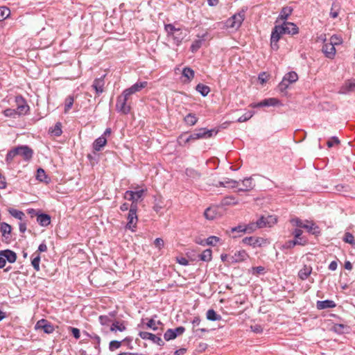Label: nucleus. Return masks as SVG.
Returning a JSON list of instances; mask_svg holds the SVG:
<instances>
[{"instance_id":"nucleus-41","label":"nucleus","mask_w":355,"mask_h":355,"mask_svg":"<svg viewBox=\"0 0 355 355\" xmlns=\"http://www.w3.org/2000/svg\"><path fill=\"white\" fill-rule=\"evenodd\" d=\"M343 241L347 243L355 245V239L354 236L349 232H346L345 234Z\"/></svg>"},{"instance_id":"nucleus-14","label":"nucleus","mask_w":355,"mask_h":355,"mask_svg":"<svg viewBox=\"0 0 355 355\" xmlns=\"http://www.w3.org/2000/svg\"><path fill=\"white\" fill-rule=\"evenodd\" d=\"M355 89V80H347L342 85L339 90V93L346 94L349 92H353Z\"/></svg>"},{"instance_id":"nucleus-11","label":"nucleus","mask_w":355,"mask_h":355,"mask_svg":"<svg viewBox=\"0 0 355 355\" xmlns=\"http://www.w3.org/2000/svg\"><path fill=\"white\" fill-rule=\"evenodd\" d=\"M249 257L248 254L246 252L245 250H239L236 252L230 258V262L233 263H238L241 262L245 260H246Z\"/></svg>"},{"instance_id":"nucleus-55","label":"nucleus","mask_w":355,"mask_h":355,"mask_svg":"<svg viewBox=\"0 0 355 355\" xmlns=\"http://www.w3.org/2000/svg\"><path fill=\"white\" fill-rule=\"evenodd\" d=\"M267 218H266L265 216L260 217L256 222V224L257 225L259 228H263L265 227H267Z\"/></svg>"},{"instance_id":"nucleus-40","label":"nucleus","mask_w":355,"mask_h":355,"mask_svg":"<svg viewBox=\"0 0 355 355\" xmlns=\"http://www.w3.org/2000/svg\"><path fill=\"white\" fill-rule=\"evenodd\" d=\"M254 114V112H253V111H248L243 115L240 116L238 119L237 121L239 122V123L245 122V121H248L250 119H251L253 116Z\"/></svg>"},{"instance_id":"nucleus-34","label":"nucleus","mask_w":355,"mask_h":355,"mask_svg":"<svg viewBox=\"0 0 355 355\" xmlns=\"http://www.w3.org/2000/svg\"><path fill=\"white\" fill-rule=\"evenodd\" d=\"M182 76L191 81L194 77V71L189 67H185L182 70Z\"/></svg>"},{"instance_id":"nucleus-61","label":"nucleus","mask_w":355,"mask_h":355,"mask_svg":"<svg viewBox=\"0 0 355 355\" xmlns=\"http://www.w3.org/2000/svg\"><path fill=\"white\" fill-rule=\"evenodd\" d=\"M173 37L174 40H175L176 44H178L183 40L184 36L182 35V32L181 31V33H175L173 35Z\"/></svg>"},{"instance_id":"nucleus-10","label":"nucleus","mask_w":355,"mask_h":355,"mask_svg":"<svg viewBox=\"0 0 355 355\" xmlns=\"http://www.w3.org/2000/svg\"><path fill=\"white\" fill-rule=\"evenodd\" d=\"M35 329H42L46 334H51L54 331L53 326L51 324V322H48L46 320L42 319L37 321L35 324Z\"/></svg>"},{"instance_id":"nucleus-44","label":"nucleus","mask_w":355,"mask_h":355,"mask_svg":"<svg viewBox=\"0 0 355 355\" xmlns=\"http://www.w3.org/2000/svg\"><path fill=\"white\" fill-rule=\"evenodd\" d=\"M148 85V83L146 81L143 82H137L134 84L132 86L134 90L136 92L141 91L142 89L145 88Z\"/></svg>"},{"instance_id":"nucleus-15","label":"nucleus","mask_w":355,"mask_h":355,"mask_svg":"<svg viewBox=\"0 0 355 355\" xmlns=\"http://www.w3.org/2000/svg\"><path fill=\"white\" fill-rule=\"evenodd\" d=\"M196 137L200 139H208L213 136L214 133L216 135L217 131L214 130H208L207 128H200L196 130Z\"/></svg>"},{"instance_id":"nucleus-20","label":"nucleus","mask_w":355,"mask_h":355,"mask_svg":"<svg viewBox=\"0 0 355 355\" xmlns=\"http://www.w3.org/2000/svg\"><path fill=\"white\" fill-rule=\"evenodd\" d=\"M107 139L104 136L98 137L93 143V149L95 151H101L102 148L106 145Z\"/></svg>"},{"instance_id":"nucleus-23","label":"nucleus","mask_w":355,"mask_h":355,"mask_svg":"<svg viewBox=\"0 0 355 355\" xmlns=\"http://www.w3.org/2000/svg\"><path fill=\"white\" fill-rule=\"evenodd\" d=\"M37 221L41 226L46 227L51 223V217L46 214H40L37 215Z\"/></svg>"},{"instance_id":"nucleus-3","label":"nucleus","mask_w":355,"mask_h":355,"mask_svg":"<svg viewBox=\"0 0 355 355\" xmlns=\"http://www.w3.org/2000/svg\"><path fill=\"white\" fill-rule=\"evenodd\" d=\"M137 211V205L136 204H131L129 213L127 216L128 223L125 227L133 232L136 231L137 223L138 221Z\"/></svg>"},{"instance_id":"nucleus-35","label":"nucleus","mask_w":355,"mask_h":355,"mask_svg":"<svg viewBox=\"0 0 355 355\" xmlns=\"http://www.w3.org/2000/svg\"><path fill=\"white\" fill-rule=\"evenodd\" d=\"M9 213L11 216L13 217L19 219L20 220H23L25 218V214L23 211L15 209H9Z\"/></svg>"},{"instance_id":"nucleus-21","label":"nucleus","mask_w":355,"mask_h":355,"mask_svg":"<svg viewBox=\"0 0 355 355\" xmlns=\"http://www.w3.org/2000/svg\"><path fill=\"white\" fill-rule=\"evenodd\" d=\"M218 184L224 187L237 188L240 182L230 178H224L223 181L218 182Z\"/></svg>"},{"instance_id":"nucleus-48","label":"nucleus","mask_w":355,"mask_h":355,"mask_svg":"<svg viewBox=\"0 0 355 355\" xmlns=\"http://www.w3.org/2000/svg\"><path fill=\"white\" fill-rule=\"evenodd\" d=\"M257 229H259L256 223H251L245 226V232L247 233H252L254 232Z\"/></svg>"},{"instance_id":"nucleus-33","label":"nucleus","mask_w":355,"mask_h":355,"mask_svg":"<svg viewBox=\"0 0 355 355\" xmlns=\"http://www.w3.org/2000/svg\"><path fill=\"white\" fill-rule=\"evenodd\" d=\"M165 31L168 33L170 35H173L175 33H181V29L175 28L173 24H166L164 26Z\"/></svg>"},{"instance_id":"nucleus-53","label":"nucleus","mask_w":355,"mask_h":355,"mask_svg":"<svg viewBox=\"0 0 355 355\" xmlns=\"http://www.w3.org/2000/svg\"><path fill=\"white\" fill-rule=\"evenodd\" d=\"M61 123H57L55 125V127L53 128V129L51 130V132L55 135V136H60L62 135V129H61Z\"/></svg>"},{"instance_id":"nucleus-16","label":"nucleus","mask_w":355,"mask_h":355,"mask_svg":"<svg viewBox=\"0 0 355 355\" xmlns=\"http://www.w3.org/2000/svg\"><path fill=\"white\" fill-rule=\"evenodd\" d=\"M288 73L286 74L283 78L282 82L277 86V92L280 93L282 96H287L288 94V78L287 76Z\"/></svg>"},{"instance_id":"nucleus-62","label":"nucleus","mask_w":355,"mask_h":355,"mask_svg":"<svg viewBox=\"0 0 355 355\" xmlns=\"http://www.w3.org/2000/svg\"><path fill=\"white\" fill-rule=\"evenodd\" d=\"M69 329L71 330L73 337L76 338V339H78L80 338V330L78 329V328H76V327H69Z\"/></svg>"},{"instance_id":"nucleus-57","label":"nucleus","mask_w":355,"mask_h":355,"mask_svg":"<svg viewBox=\"0 0 355 355\" xmlns=\"http://www.w3.org/2000/svg\"><path fill=\"white\" fill-rule=\"evenodd\" d=\"M290 222L292 223L294 225L302 228H304L306 224V221L304 223L299 218H293L290 220Z\"/></svg>"},{"instance_id":"nucleus-26","label":"nucleus","mask_w":355,"mask_h":355,"mask_svg":"<svg viewBox=\"0 0 355 355\" xmlns=\"http://www.w3.org/2000/svg\"><path fill=\"white\" fill-rule=\"evenodd\" d=\"M316 306L318 309H324L328 308H334L336 306V304L332 300H324V301H318Z\"/></svg>"},{"instance_id":"nucleus-58","label":"nucleus","mask_w":355,"mask_h":355,"mask_svg":"<svg viewBox=\"0 0 355 355\" xmlns=\"http://www.w3.org/2000/svg\"><path fill=\"white\" fill-rule=\"evenodd\" d=\"M15 101L17 104V107L19 105H28L26 100L21 96H17L15 97Z\"/></svg>"},{"instance_id":"nucleus-59","label":"nucleus","mask_w":355,"mask_h":355,"mask_svg":"<svg viewBox=\"0 0 355 355\" xmlns=\"http://www.w3.org/2000/svg\"><path fill=\"white\" fill-rule=\"evenodd\" d=\"M99 322L102 325L108 324V323L111 321L110 318L107 315H101L99 316Z\"/></svg>"},{"instance_id":"nucleus-36","label":"nucleus","mask_w":355,"mask_h":355,"mask_svg":"<svg viewBox=\"0 0 355 355\" xmlns=\"http://www.w3.org/2000/svg\"><path fill=\"white\" fill-rule=\"evenodd\" d=\"M205 35L202 36V37H204ZM205 41V39L204 38H201V39H198V40H195L191 46V50L192 52H196L197 51L202 45V43L204 42Z\"/></svg>"},{"instance_id":"nucleus-47","label":"nucleus","mask_w":355,"mask_h":355,"mask_svg":"<svg viewBox=\"0 0 355 355\" xmlns=\"http://www.w3.org/2000/svg\"><path fill=\"white\" fill-rule=\"evenodd\" d=\"M3 114H4L5 116H6V117H11V118H15L16 116H18V114H17V113L16 112V110L15 109H10V108L6 109L3 112Z\"/></svg>"},{"instance_id":"nucleus-12","label":"nucleus","mask_w":355,"mask_h":355,"mask_svg":"<svg viewBox=\"0 0 355 355\" xmlns=\"http://www.w3.org/2000/svg\"><path fill=\"white\" fill-rule=\"evenodd\" d=\"M322 51L325 55V56L330 59H333L335 57L336 52L335 46H334L332 44H329L327 41H324Z\"/></svg>"},{"instance_id":"nucleus-54","label":"nucleus","mask_w":355,"mask_h":355,"mask_svg":"<svg viewBox=\"0 0 355 355\" xmlns=\"http://www.w3.org/2000/svg\"><path fill=\"white\" fill-rule=\"evenodd\" d=\"M329 44H332L334 46L336 45L340 44L342 43V39L338 37L337 35H332L330 37L329 41H327Z\"/></svg>"},{"instance_id":"nucleus-46","label":"nucleus","mask_w":355,"mask_h":355,"mask_svg":"<svg viewBox=\"0 0 355 355\" xmlns=\"http://www.w3.org/2000/svg\"><path fill=\"white\" fill-rule=\"evenodd\" d=\"M40 254H37L35 257L33 258L32 261H31V264H32L33 268L36 271H39L40 269Z\"/></svg>"},{"instance_id":"nucleus-43","label":"nucleus","mask_w":355,"mask_h":355,"mask_svg":"<svg viewBox=\"0 0 355 355\" xmlns=\"http://www.w3.org/2000/svg\"><path fill=\"white\" fill-rule=\"evenodd\" d=\"M164 338L166 341L175 339L176 338L173 329H168L164 335Z\"/></svg>"},{"instance_id":"nucleus-29","label":"nucleus","mask_w":355,"mask_h":355,"mask_svg":"<svg viewBox=\"0 0 355 355\" xmlns=\"http://www.w3.org/2000/svg\"><path fill=\"white\" fill-rule=\"evenodd\" d=\"M207 319L211 321H218L221 316L216 313L214 309H209L206 313Z\"/></svg>"},{"instance_id":"nucleus-56","label":"nucleus","mask_w":355,"mask_h":355,"mask_svg":"<svg viewBox=\"0 0 355 355\" xmlns=\"http://www.w3.org/2000/svg\"><path fill=\"white\" fill-rule=\"evenodd\" d=\"M193 333L195 336H198L199 338L202 337L201 333L208 332L209 330L206 328H198V329H192Z\"/></svg>"},{"instance_id":"nucleus-25","label":"nucleus","mask_w":355,"mask_h":355,"mask_svg":"<svg viewBox=\"0 0 355 355\" xmlns=\"http://www.w3.org/2000/svg\"><path fill=\"white\" fill-rule=\"evenodd\" d=\"M312 267L311 266L304 265L303 268L299 271L298 276L302 280L306 279L310 275Z\"/></svg>"},{"instance_id":"nucleus-50","label":"nucleus","mask_w":355,"mask_h":355,"mask_svg":"<svg viewBox=\"0 0 355 355\" xmlns=\"http://www.w3.org/2000/svg\"><path fill=\"white\" fill-rule=\"evenodd\" d=\"M73 97L71 96H69L65 101V109L64 112H68L72 107L73 103Z\"/></svg>"},{"instance_id":"nucleus-31","label":"nucleus","mask_w":355,"mask_h":355,"mask_svg":"<svg viewBox=\"0 0 355 355\" xmlns=\"http://www.w3.org/2000/svg\"><path fill=\"white\" fill-rule=\"evenodd\" d=\"M0 230L1 232L2 236L8 238L6 235H9L10 234L12 227L9 224L6 223H1L0 226Z\"/></svg>"},{"instance_id":"nucleus-64","label":"nucleus","mask_w":355,"mask_h":355,"mask_svg":"<svg viewBox=\"0 0 355 355\" xmlns=\"http://www.w3.org/2000/svg\"><path fill=\"white\" fill-rule=\"evenodd\" d=\"M340 141L337 137H332L330 140H329L327 143L329 148L334 146V144H338Z\"/></svg>"},{"instance_id":"nucleus-37","label":"nucleus","mask_w":355,"mask_h":355,"mask_svg":"<svg viewBox=\"0 0 355 355\" xmlns=\"http://www.w3.org/2000/svg\"><path fill=\"white\" fill-rule=\"evenodd\" d=\"M10 15V10L8 8L2 6L0 7V21L7 19Z\"/></svg>"},{"instance_id":"nucleus-51","label":"nucleus","mask_w":355,"mask_h":355,"mask_svg":"<svg viewBox=\"0 0 355 355\" xmlns=\"http://www.w3.org/2000/svg\"><path fill=\"white\" fill-rule=\"evenodd\" d=\"M266 268L263 266H257L252 268V273L254 275L258 276L261 274H263L265 272Z\"/></svg>"},{"instance_id":"nucleus-49","label":"nucleus","mask_w":355,"mask_h":355,"mask_svg":"<svg viewBox=\"0 0 355 355\" xmlns=\"http://www.w3.org/2000/svg\"><path fill=\"white\" fill-rule=\"evenodd\" d=\"M121 346V342L118 340H112L109 344V349L113 352Z\"/></svg>"},{"instance_id":"nucleus-32","label":"nucleus","mask_w":355,"mask_h":355,"mask_svg":"<svg viewBox=\"0 0 355 355\" xmlns=\"http://www.w3.org/2000/svg\"><path fill=\"white\" fill-rule=\"evenodd\" d=\"M307 239L303 236L295 237V239L292 241H290V248L291 246H295L297 245H305L307 243Z\"/></svg>"},{"instance_id":"nucleus-27","label":"nucleus","mask_w":355,"mask_h":355,"mask_svg":"<svg viewBox=\"0 0 355 355\" xmlns=\"http://www.w3.org/2000/svg\"><path fill=\"white\" fill-rule=\"evenodd\" d=\"M196 89L198 92H199L202 96H206L210 92V88L202 83H199L196 85Z\"/></svg>"},{"instance_id":"nucleus-60","label":"nucleus","mask_w":355,"mask_h":355,"mask_svg":"<svg viewBox=\"0 0 355 355\" xmlns=\"http://www.w3.org/2000/svg\"><path fill=\"white\" fill-rule=\"evenodd\" d=\"M135 93H136V92L134 90L132 86H131L130 87L125 89L123 92L122 94L124 95L128 98H129L130 96H131L132 94H133Z\"/></svg>"},{"instance_id":"nucleus-18","label":"nucleus","mask_w":355,"mask_h":355,"mask_svg":"<svg viewBox=\"0 0 355 355\" xmlns=\"http://www.w3.org/2000/svg\"><path fill=\"white\" fill-rule=\"evenodd\" d=\"M255 184L252 178H247L242 180V187L239 188V191H249L254 189Z\"/></svg>"},{"instance_id":"nucleus-63","label":"nucleus","mask_w":355,"mask_h":355,"mask_svg":"<svg viewBox=\"0 0 355 355\" xmlns=\"http://www.w3.org/2000/svg\"><path fill=\"white\" fill-rule=\"evenodd\" d=\"M154 244L156 248L162 249L164 246V243L162 239L157 238L154 241Z\"/></svg>"},{"instance_id":"nucleus-39","label":"nucleus","mask_w":355,"mask_h":355,"mask_svg":"<svg viewBox=\"0 0 355 355\" xmlns=\"http://www.w3.org/2000/svg\"><path fill=\"white\" fill-rule=\"evenodd\" d=\"M125 329V325L123 323H121L118 321L112 323V324L110 327V330L112 331H123Z\"/></svg>"},{"instance_id":"nucleus-28","label":"nucleus","mask_w":355,"mask_h":355,"mask_svg":"<svg viewBox=\"0 0 355 355\" xmlns=\"http://www.w3.org/2000/svg\"><path fill=\"white\" fill-rule=\"evenodd\" d=\"M184 121L187 125L193 126L197 123L198 118L194 114L189 113L184 117Z\"/></svg>"},{"instance_id":"nucleus-2","label":"nucleus","mask_w":355,"mask_h":355,"mask_svg":"<svg viewBox=\"0 0 355 355\" xmlns=\"http://www.w3.org/2000/svg\"><path fill=\"white\" fill-rule=\"evenodd\" d=\"M33 155V150L28 146H19L10 149L6 156V162L10 164L16 156H21L26 162H29Z\"/></svg>"},{"instance_id":"nucleus-42","label":"nucleus","mask_w":355,"mask_h":355,"mask_svg":"<svg viewBox=\"0 0 355 355\" xmlns=\"http://www.w3.org/2000/svg\"><path fill=\"white\" fill-rule=\"evenodd\" d=\"M36 178L40 182H44L46 181V179L47 178V176L45 173V171L44 169L40 168L37 171V175Z\"/></svg>"},{"instance_id":"nucleus-45","label":"nucleus","mask_w":355,"mask_h":355,"mask_svg":"<svg viewBox=\"0 0 355 355\" xmlns=\"http://www.w3.org/2000/svg\"><path fill=\"white\" fill-rule=\"evenodd\" d=\"M270 75L266 72H261L259 74L258 80L259 81L261 85H264L269 80Z\"/></svg>"},{"instance_id":"nucleus-52","label":"nucleus","mask_w":355,"mask_h":355,"mask_svg":"<svg viewBox=\"0 0 355 355\" xmlns=\"http://www.w3.org/2000/svg\"><path fill=\"white\" fill-rule=\"evenodd\" d=\"M220 239L215 236H211L208 237L206 240V244L208 245H215L217 243H218Z\"/></svg>"},{"instance_id":"nucleus-9","label":"nucleus","mask_w":355,"mask_h":355,"mask_svg":"<svg viewBox=\"0 0 355 355\" xmlns=\"http://www.w3.org/2000/svg\"><path fill=\"white\" fill-rule=\"evenodd\" d=\"M139 336L144 340H150L154 343H156L159 346H163L164 345V343L162 340V339L153 334L147 331H141L139 333Z\"/></svg>"},{"instance_id":"nucleus-8","label":"nucleus","mask_w":355,"mask_h":355,"mask_svg":"<svg viewBox=\"0 0 355 355\" xmlns=\"http://www.w3.org/2000/svg\"><path fill=\"white\" fill-rule=\"evenodd\" d=\"M242 242L245 245L252 246L253 248L261 247L266 243V240L255 236L245 237Z\"/></svg>"},{"instance_id":"nucleus-13","label":"nucleus","mask_w":355,"mask_h":355,"mask_svg":"<svg viewBox=\"0 0 355 355\" xmlns=\"http://www.w3.org/2000/svg\"><path fill=\"white\" fill-rule=\"evenodd\" d=\"M105 76H101L99 78H96L92 84V87L95 90L97 95L102 94L104 92V80Z\"/></svg>"},{"instance_id":"nucleus-30","label":"nucleus","mask_w":355,"mask_h":355,"mask_svg":"<svg viewBox=\"0 0 355 355\" xmlns=\"http://www.w3.org/2000/svg\"><path fill=\"white\" fill-rule=\"evenodd\" d=\"M200 259L203 261L209 262L212 259V251L211 249L205 250L199 256Z\"/></svg>"},{"instance_id":"nucleus-1","label":"nucleus","mask_w":355,"mask_h":355,"mask_svg":"<svg viewBox=\"0 0 355 355\" xmlns=\"http://www.w3.org/2000/svg\"><path fill=\"white\" fill-rule=\"evenodd\" d=\"M288 13L286 12V8H284L282 10L279 17L276 20L275 26L271 33L270 45L272 49H277V42L280 39L282 34H284L288 28V23L286 22Z\"/></svg>"},{"instance_id":"nucleus-4","label":"nucleus","mask_w":355,"mask_h":355,"mask_svg":"<svg viewBox=\"0 0 355 355\" xmlns=\"http://www.w3.org/2000/svg\"><path fill=\"white\" fill-rule=\"evenodd\" d=\"M146 190L144 189H139V187L135 188V190H128L124 193V198L132 201V204H136L139 200H142L144 198V193Z\"/></svg>"},{"instance_id":"nucleus-22","label":"nucleus","mask_w":355,"mask_h":355,"mask_svg":"<svg viewBox=\"0 0 355 355\" xmlns=\"http://www.w3.org/2000/svg\"><path fill=\"white\" fill-rule=\"evenodd\" d=\"M199 139L196 137V134L194 132L193 133L191 134L189 136L186 137V133L182 134L178 139V141L180 144H185L187 143L193 141L195 140Z\"/></svg>"},{"instance_id":"nucleus-19","label":"nucleus","mask_w":355,"mask_h":355,"mask_svg":"<svg viewBox=\"0 0 355 355\" xmlns=\"http://www.w3.org/2000/svg\"><path fill=\"white\" fill-rule=\"evenodd\" d=\"M0 256L3 257L6 261L7 260L9 263H14L17 259L16 253L10 250L0 251Z\"/></svg>"},{"instance_id":"nucleus-38","label":"nucleus","mask_w":355,"mask_h":355,"mask_svg":"<svg viewBox=\"0 0 355 355\" xmlns=\"http://www.w3.org/2000/svg\"><path fill=\"white\" fill-rule=\"evenodd\" d=\"M15 110L18 116H21L27 114L29 112L30 107L28 105H19Z\"/></svg>"},{"instance_id":"nucleus-17","label":"nucleus","mask_w":355,"mask_h":355,"mask_svg":"<svg viewBox=\"0 0 355 355\" xmlns=\"http://www.w3.org/2000/svg\"><path fill=\"white\" fill-rule=\"evenodd\" d=\"M304 229H306L309 233L315 236H318L321 233L320 227L313 221L306 220Z\"/></svg>"},{"instance_id":"nucleus-24","label":"nucleus","mask_w":355,"mask_h":355,"mask_svg":"<svg viewBox=\"0 0 355 355\" xmlns=\"http://www.w3.org/2000/svg\"><path fill=\"white\" fill-rule=\"evenodd\" d=\"M205 217L208 220H214L218 216V210L216 207H208L204 213Z\"/></svg>"},{"instance_id":"nucleus-7","label":"nucleus","mask_w":355,"mask_h":355,"mask_svg":"<svg viewBox=\"0 0 355 355\" xmlns=\"http://www.w3.org/2000/svg\"><path fill=\"white\" fill-rule=\"evenodd\" d=\"M128 99L129 98L123 94L118 96L116 103V109L119 112L123 114H128L130 112L131 107L130 105L127 104Z\"/></svg>"},{"instance_id":"nucleus-6","label":"nucleus","mask_w":355,"mask_h":355,"mask_svg":"<svg viewBox=\"0 0 355 355\" xmlns=\"http://www.w3.org/2000/svg\"><path fill=\"white\" fill-rule=\"evenodd\" d=\"M282 103L277 98H268L262 100L259 103H252L250 105V107L257 108L262 107H276L280 106Z\"/></svg>"},{"instance_id":"nucleus-5","label":"nucleus","mask_w":355,"mask_h":355,"mask_svg":"<svg viewBox=\"0 0 355 355\" xmlns=\"http://www.w3.org/2000/svg\"><path fill=\"white\" fill-rule=\"evenodd\" d=\"M245 19V11L242 10L234 14L230 17L225 22V26L228 28L237 30L242 24Z\"/></svg>"}]
</instances>
